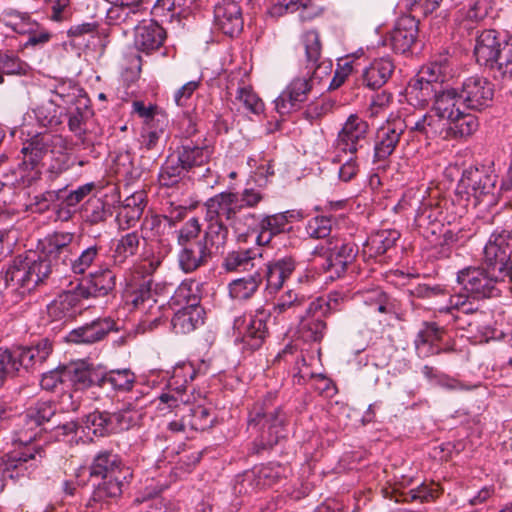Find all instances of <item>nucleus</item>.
<instances>
[{"label": "nucleus", "mask_w": 512, "mask_h": 512, "mask_svg": "<svg viewBox=\"0 0 512 512\" xmlns=\"http://www.w3.org/2000/svg\"><path fill=\"white\" fill-rule=\"evenodd\" d=\"M63 273L59 263H52L51 259L41 254L29 252L14 258L4 274V281L17 302L24 295L46 284L51 277H61Z\"/></svg>", "instance_id": "1"}, {"label": "nucleus", "mask_w": 512, "mask_h": 512, "mask_svg": "<svg viewBox=\"0 0 512 512\" xmlns=\"http://www.w3.org/2000/svg\"><path fill=\"white\" fill-rule=\"evenodd\" d=\"M211 155L212 149L209 145L185 140L162 164L158 175L160 185L173 187L185 178L195 179L197 170L204 168ZM204 176L205 174L198 175L199 178Z\"/></svg>", "instance_id": "2"}, {"label": "nucleus", "mask_w": 512, "mask_h": 512, "mask_svg": "<svg viewBox=\"0 0 512 512\" xmlns=\"http://www.w3.org/2000/svg\"><path fill=\"white\" fill-rule=\"evenodd\" d=\"M274 399L275 395L269 393L263 402L256 403L249 413L248 428L259 433L252 447L254 454L271 449L285 437L286 416L280 407L274 405Z\"/></svg>", "instance_id": "3"}, {"label": "nucleus", "mask_w": 512, "mask_h": 512, "mask_svg": "<svg viewBox=\"0 0 512 512\" xmlns=\"http://www.w3.org/2000/svg\"><path fill=\"white\" fill-rule=\"evenodd\" d=\"M67 140L59 134L37 133L27 139L22 146L23 155L18 165L20 181L24 186H31L41 177L40 165L47 153L67 151Z\"/></svg>", "instance_id": "4"}, {"label": "nucleus", "mask_w": 512, "mask_h": 512, "mask_svg": "<svg viewBox=\"0 0 512 512\" xmlns=\"http://www.w3.org/2000/svg\"><path fill=\"white\" fill-rule=\"evenodd\" d=\"M201 224L195 217L186 221L176 231L179 247L177 260L179 267L185 273H192L208 264L213 253L200 238Z\"/></svg>", "instance_id": "5"}, {"label": "nucleus", "mask_w": 512, "mask_h": 512, "mask_svg": "<svg viewBox=\"0 0 512 512\" xmlns=\"http://www.w3.org/2000/svg\"><path fill=\"white\" fill-rule=\"evenodd\" d=\"M428 101H432V112L453 125L452 130L456 137H468L478 129L477 117L459 108V93L456 88L435 90L425 102Z\"/></svg>", "instance_id": "6"}, {"label": "nucleus", "mask_w": 512, "mask_h": 512, "mask_svg": "<svg viewBox=\"0 0 512 512\" xmlns=\"http://www.w3.org/2000/svg\"><path fill=\"white\" fill-rule=\"evenodd\" d=\"M508 275L491 267H467L457 274V281L473 300L498 297L500 285Z\"/></svg>", "instance_id": "7"}, {"label": "nucleus", "mask_w": 512, "mask_h": 512, "mask_svg": "<svg viewBox=\"0 0 512 512\" xmlns=\"http://www.w3.org/2000/svg\"><path fill=\"white\" fill-rule=\"evenodd\" d=\"M483 265L508 275L512 284V232L496 229L484 247Z\"/></svg>", "instance_id": "8"}, {"label": "nucleus", "mask_w": 512, "mask_h": 512, "mask_svg": "<svg viewBox=\"0 0 512 512\" xmlns=\"http://www.w3.org/2000/svg\"><path fill=\"white\" fill-rule=\"evenodd\" d=\"M271 312L264 307L257 308L248 319L237 318L234 328L238 331V340L244 350L256 351L265 342L268 335L267 320Z\"/></svg>", "instance_id": "9"}, {"label": "nucleus", "mask_w": 512, "mask_h": 512, "mask_svg": "<svg viewBox=\"0 0 512 512\" xmlns=\"http://www.w3.org/2000/svg\"><path fill=\"white\" fill-rule=\"evenodd\" d=\"M357 253L358 248L355 244L339 240H329L327 245L316 247L313 251L315 255L326 256L323 268L330 273L331 279L342 277L355 260Z\"/></svg>", "instance_id": "10"}, {"label": "nucleus", "mask_w": 512, "mask_h": 512, "mask_svg": "<svg viewBox=\"0 0 512 512\" xmlns=\"http://www.w3.org/2000/svg\"><path fill=\"white\" fill-rule=\"evenodd\" d=\"M456 89L459 100L468 109L482 111L492 105L494 85L483 76L477 74L467 76Z\"/></svg>", "instance_id": "11"}, {"label": "nucleus", "mask_w": 512, "mask_h": 512, "mask_svg": "<svg viewBox=\"0 0 512 512\" xmlns=\"http://www.w3.org/2000/svg\"><path fill=\"white\" fill-rule=\"evenodd\" d=\"M495 184L496 176L487 173L485 169L469 167L463 171L458 188L473 196L478 203L485 202L490 206L496 203Z\"/></svg>", "instance_id": "12"}, {"label": "nucleus", "mask_w": 512, "mask_h": 512, "mask_svg": "<svg viewBox=\"0 0 512 512\" xmlns=\"http://www.w3.org/2000/svg\"><path fill=\"white\" fill-rule=\"evenodd\" d=\"M52 352V343L48 339L40 340L31 347L18 348L14 351L3 350L0 353L8 355V363L4 365L7 368V376H12L19 371L20 367L25 370L36 369L40 367Z\"/></svg>", "instance_id": "13"}, {"label": "nucleus", "mask_w": 512, "mask_h": 512, "mask_svg": "<svg viewBox=\"0 0 512 512\" xmlns=\"http://www.w3.org/2000/svg\"><path fill=\"white\" fill-rule=\"evenodd\" d=\"M407 128L408 124L401 117L387 119L386 123L377 131L373 155L374 163L386 161L393 154Z\"/></svg>", "instance_id": "14"}, {"label": "nucleus", "mask_w": 512, "mask_h": 512, "mask_svg": "<svg viewBox=\"0 0 512 512\" xmlns=\"http://www.w3.org/2000/svg\"><path fill=\"white\" fill-rule=\"evenodd\" d=\"M368 123L356 114H351L336 139V148L342 152L355 155L367 143Z\"/></svg>", "instance_id": "15"}, {"label": "nucleus", "mask_w": 512, "mask_h": 512, "mask_svg": "<svg viewBox=\"0 0 512 512\" xmlns=\"http://www.w3.org/2000/svg\"><path fill=\"white\" fill-rule=\"evenodd\" d=\"M311 78L296 77L275 100V108L281 115L290 113L307 100L312 89Z\"/></svg>", "instance_id": "16"}, {"label": "nucleus", "mask_w": 512, "mask_h": 512, "mask_svg": "<svg viewBox=\"0 0 512 512\" xmlns=\"http://www.w3.org/2000/svg\"><path fill=\"white\" fill-rule=\"evenodd\" d=\"M302 43L305 49V55L308 68L312 70L311 79L321 80L332 71V62L330 60L320 61L321 41L319 33L316 30L306 31L302 35Z\"/></svg>", "instance_id": "17"}, {"label": "nucleus", "mask_w": 512, "mask_h": 512, "mask_svg": "<svg viewBox=\"0 0 512 512\" xmlns=\"http://www.w3.org/2000/svg\"><path fill=\"white\" fill-rule=\"evenodd\" d=\"M115 328L110 318H98L90 323L73 329L66 336L69 343L91 345L102 341Z\"/></svg>", "instance_id": "18"}, {"label": "nucleus", "mask_w": 512, "mask_h": 512, "mask_svg": "<svg viewBox=\"0 0 512 512\" xmlns=\"http://www.w3.org/2000/svg\"><path fill=\"white\" fill-rule=\"evenodd\" d=\"M147 14L145 2H134L126 4H116L110 6L106 12V22L111 26H119L123 30L138 25Z\"/></svg>", "instance_id": "19"}, {"label": "nucleus", "mask_w": 512, "mask_h": 512, "mask_svg": "<svg viewBox=\"0 0 512 512\" xmlns=\"http://www.w3.org/2000/svg\"><path fill=\"white\" fill-rule=\"evenodd\" d=\"M215 25L226 35L234 36L243 28V17L238 0H223L214 8Z\"/></svg>", "instance_id": "20"}, {"label": "nucleus", "mask_w": 512, "mask_h": 512, "mask_svg": "<svg viewBox=\"0 0 512 512\" xmlns=\"http://www.w3.org/2000/svg\"><path fill=\"white\" fill-rule=\"evenodd\" d=\"M75 238L71 232H54L45 237L42 243L41 255L52 260V263H59L65 271L67 260L70 259L71 244Z\"/></svg>", "instance_id": "21"}, {"label": "nucleus", "mask_w": 512, "mask_h": 512, "mask_svg": "<svg viewBox=\"0 0 512 512\" xmlns=\"http://www.w3.org/2000/svg\"><path fill=\"white\" fill-rule=\"evenodd\" d=\"M166 38V31L152 19H143L135 26L134 45L147 54L159 49Z\"/></svg>", "instance_id": "22"}, {"label": "nucleus", "mask_w": 512, "mask_h": 512, "mask_svg": "<svg viewBox=\"0 0 512 512\" xmlns=\"http://www.w3.org/2000/svg\"><path fill=\"white\" fill-rule=\"evenodd\" d=\"M88 298V290L79 284L74 290L61 293L49 306V313L58 319L73 318L82 309V300Z\"/></svg>", "instance_id": "23"}, {"label": "nucleus", "mask_w": 512, "mask_h": 512, "mask_svg": "<svg viewBox=\"0 0 512 512\" xmlns=\"http://www.w3.org/2000/svg\"><path fill=\"white\" fill-rule=\"evenodd\" d=\"M308 300L305 294L289 289L277 298L272 311H270L271 315L273 314L276 318L298 319L305 313V309L310 303Z\"/></svg>", "instance_id": "24"}, {"label": "nucleus", "mask_w": 512, "mask_h": 512, "mask_svg": "<svg viewBox=\"0 0 512 512\" xmlns=\"http://www.w3.org/2000/svg\"><path fill=\"white\" fill-rule=\"evenodd\" d=\"M449 77H451L450 74L431 62L421 69L419 78L415 80L412 89L420 101H426L430 98L431 93L443 88L442 83Z\"/></svg>", "instance_id": "25"}, {"label": "nucleus", "mask_w": 512, "mask_h": 512, "mask_svg": "<svg viewBox=\"0 0 512 512\" xmlns=\"http://www.w3.org/2000/svg\"><path fill=\"white\" fill-rule=\"evenodd\" d=\"M418 34V22L414 17H400L389 34L390 46L396 53L408 52Z\"/></svg>", "instance_id": "26"}, {"label": "nucleus", "mask_w": 512, "mask_h": 512, "mask_svg": "<svg viewBox=\"0 0 512 512\" xmlns=\"http://www.w3.org/2000/svg\"><path fill=\"white\" fill-rule=\"evenodd\" d=\"M297 262L293 256H283L269 261L265 266L263 279L270 292L279 291L285 281L290 278L296 269Z\"/></svg>", "instance_id": "27"}, {"label": "nucleus", "mask_w": 512, "mask_h": 512, "mask_svg": "<svg viewBox=\"0 0 512 512\" xmlns=\"http://www.w3.org/2000/svg\"><path fill=\"white\" fill-rule=\"evenodd\" d=\"M143 237L137 231H132L116 239L111 246V260L114 266L121 267L133 262L141 248Z\"/></svg>", "instance_id": "28"}, {"label": "nucleus", "mask_w": 512, "mask_h": 512, "mask_svg": "<svg viewBox=\"0 0 512 512\" xmlns=\"http://www.w3.org/2000/svg\"><path fill=\"white\" fill-rule=\"evenodd\" d=\"M207 219H226L229 223L236 212H240L239 196L232 192H222L207 200Z\"/></svg>", "instance_id": "29"}, {"label": "nucleus", "mask_w": 512, "mask_h": 512, "mask_svg": "<svg viewBox=\"0 0 512 512\" xmlns=\"http://www.w3.org/2000/svg\"><path fill=\"white\" fill-rule=\"evenodd\" d=\"M503 41L498 37L495 30H484L476 38L474 55L479 65L488 67L496 59V55L501 50Z\"/></svg>", "instance_id": "30"}, {"label": "nucleus", "mask_w": 512, "mask_h": 512, "mask_svg": "<svg viewBox=\"0 0 512 512\" xmlns=\"http://www.w3.org/2000/svg\"><path fill=\"white\" fill-rule=\"evenodd\" d=\"M91 477H110L116 474H130L120 457L110 450H101L96 453L89 467Z\"/></svg>", "instance_id": "31"}, {"label": "nucleus", "mask_w": 512, "mask_h": 512, "mask_svg": "<svg viewBox=\"0 0 512 512\" xmlns=\"http://www.w3.org/2000/svg\"><path fill=\"white\" fill-rule=\"evenodd\" d=\"M130 474H116L110 477H101V482L94 488L91 498L88 502L89 506L93 503L107 504L118 499L123 492L124 480Z\"/></svg>", "instance_id": "32"}, {"label": "nucleus", "mask_w": 512, "mask_h": 512, "mask_svg": "<svg viewBox=\"0 0 512 512\" xmlns=\"http://www.w3.org/2000/svg\"><path fill=\"white\" fill-rule=\"evenodd\" d=\"M394 69V63L390 58H378L362 70L360 79L362 84L370 89L380 88L391 77Z\"/></svg>", "instance_id": "33"}, {"label": "nucleus", "mask_w": 512, "mask_h": 512, "mask_svg": "<svg viewBox=\"0 0 512 512\" xmlns=\"http://www.w3.org/2000/svg\"><path fill=\"white\" fill-rule=\"evenodd\" d=\"M261 258L258 248L233 250L225 257L223 267L228 272L253 271L260 264Z\"/></svg>", "instance_id": "34"}, {"label": "nucleus", "mask_w": 512, "mask_h": 512, "mask_svg": "<svg viewBox=\"0 0 512 512\" xmlns=\"http://www.w3.org/2000/svg\"><path fill=\"white\" fill-rule=\"evenodd\" d=\"M86 283L84 289L88 290L89 298L106 296L116 287V274L109 266H100L89 274Z\"/></svg>", "instance_id": "35"}, {"label": "nucleus", "mask_w": 512, "mask_h": 512, "mask_svg": "<svg viewBox=\"0 0 512 512\" xmlns=\"http://www.w3.org/2000/svg\"><path fill=\"white\" fill-rule=\"evenodd\" d=\"M325 315L320 313H308L305 309V313L300 316L297 320L298 334L300 338L305 342H320L326 333L327 324L322 319Z\"/></svg>", "instance_id": "36"}, {"label": "nucleus", "mask_w": 512, "mask_h": 512, "mask_svg": "<svg viewBox=\"0 0 512 512\" xmlns=\"http://www.w3.org/2000/svg\"><path fill=\"white\" fill-rule=\"evenodd\" d=\"M64 375L80 388L100 387L103 379L101 369L85 366L83 363L64 366Z\"/></svg>", "instance_id": "37"}, {"label": "nucleus", "mask_w": 512, "mask_h": 512, "mask_svg": "<svg viewBox=\"0 0 512 512\" xmlns=\"http://www.w3.org/2000/svg\"><path fill=\"white\" fill-rule=\"evenodd\" d=\"M203 308L180 307L171 319L172 329L176 334H188L204 322Z\"/></svg>", "instance_id": "38"}, {"label": "nucleus", "mask_w": 512, "mask_h": 512, "mask_svg": "<svg viewBox=\"0 0 512 512\" xmlns=\"http://www.w3.org/2000/svg\"><path fill=\"white\" fill-rule=\"evenodd\" d=\"M153 281L144 280L132 294L133 306L146 315L160 314L163 305L158 304L156 293L152 290Z\"/></svg>", "instance_id": "39"}, {"label": "nucleus", "mask_w": 512, "mask_h": 512, "mask_svg": "<svg viewBox=\"0 0 512 512\" xmlns=\"http://www.w3.org/2000/svg\"><path fill=\"white\" fill-rule=\"evenodd\" d=\"M262 281L263 276L256 269L248 276L231 281L228 285L229 295L234 300H248L257 292Z\"/></svg>", "instance_id": "40"}, {"label": "nucleus", "mask_w": 512, "mask_h": 512, "mask_svg": "<svg viewBox=\"0 0 512 512\" xmlns=\"http://www.w3.org/2000/svg\"><path fill=\"white\" fill-rule=\"evenodd\" d=\"M288 218L284 214L268 215L259 219L256 242L263 246L271 242L272 238L285 230Z\"/></svg>", "instance_id": "41"}, {"label": "nucleus", "mask_w": 512, "mask_h": 512, "mask_svg": "<svg viewBox=\"0 0 512 512\" xmlns=\"http://www.w3.org/2000/svg\"><path fill=\"white\" fill-rule=\"evenodd\" d=\"M145 206V195L143 192H136L127 197L117 215L120 227H123L124 224L126 227L134 225L143 214Z\"/></svg>", "instance_id": "42"}, {"label": "nucleus", "mask_w": 512, "mask_h": 512, "mask_svg": "<svg viewBox=\"0 0 512 512\" xmlns=\"http://www.w3.org/2000/svg\"><path fill=\"white\" fill-rule=\"evenodd\" d=\"M208 225L200 238L214 254L224 248L228 239V228L220 219H207Z\"/></svg>", "instance_id": "43"}, {"label": "nucleus", "mask_w": 512, "mask_h": 512, "mask_svg": "<svg viewBox=\"0 0 512 512\" xmlns=\"http://www.w3.org/2000/svg\"><path fill=\"white\" fill-rule=\"evenodd\" d=\"M400 238V233L394 229L380 230L373 233L366 241L365 248L370 256L385 254L393 248Z\"/></svg>", "instance_id": "44"}, {"label": "nucleus", "mask_w": 512, "mask_h": 512, "mask_svg": "<svg viewBox=\"0 0 512 512\" xmlns=\"http://www.w3.org/2000/svg\"><path fill=\"white\" fill-rule=\"evenodd\" d=\"M102 377L100 388L109 384L116 392H129L136 383L135 373L128 368L102 371Z\"/></svg>", "instance_id": "45"}, {"label": "nucleus", "mask_w": 512, "mask_h": 512, "mask_svg": "<svg viewBox=\"0 0 512 512\" xmlns=\"http://www.w3.org/2000/svg\"><path fill=\"white\" fill-rule=\"evenodd\" d=\"M83 221L90 225H98L106 222L112 216V210L101 198H90L81 208Z\"/></svg>", "instance_id": "46"}, {"label": "nucleus", "mask_w": 512, "mask_h": 512, "mask_svg": "<svg viewBox=\"0 0 512 512\" xmlns=\"http://www.w3.org/2000/svg\"><path fill=\"white\" fill-rule=\"evenodd\" d=\"M43 457H45V450L42 445L36 444L33 447H27L24 451L8 457L2 471V476L14 478L12 470L20 471L22 470V466H24L28 461L41 460Z\"/></svg>", "instance_id": "47"}, {"label": "nucleus", "mask_w": 512, "mask_h": 512, "mask_svg": "<svg viewBox=\"0 0 512 512\" xmlns=\"http://www.w3.org/2000/svg\"><path fill=\"white\" fill-rule=\"evenodd\" d=\"M198 284L195 281H183L171 297L170 305L182 308H202L200 305Z\"/></svg>", "instance_id": "48"}, {"label": "nucleus", "mask_w": 512, "mask_h": 512, "mask_svg": "<svg viewBox=\"0 0 512 512\" xmlns=\"http://www.w3.org/2000/svg\"><path fill=\"white\" fill-rule=\"evenodd\" d=\"M495 79L503 81L512 80V43L503 41L501 50L496 55L495 61L489 66Z\"/></svg>", "instance_id": "49"}, {"label": "nucleus", "mask_w": 512, "mask_h": 512, "mask_svg": "<svg viewBox=\"0 0 512 512\" xmlns=\"http://www.w3.org/2000/svg\"><path fill=\"white\" fill-rule=\"evenodd\" d=\"M440 339V331L435 325H429L420 331L415 338V348L420 357H428L440 353V349L434 346V342Z\"/></svg>", "instance_id": "50"}, {"label": "nucleus", "mask_w": 512, "mask_h": 512, "mask_svg": "<svg viewBox=\"0 0 512 512\" xmlns=\"http://www.w3.org/2000/svg\"><path fill=\"white\" fill-rule=\"evenodd\" d=\"M102 247L93 244L83 249L75 258L69 259V267L74 274H84L99 258Z\"/></svg>", "instance_id": "51"}, {"label": "nucleus", "mask_w": 512, "mask_h": 512, "mask_svg": "<svg viewBox=\"0 0 512 512\" xmlns=\"http://www.w3.org/2000/svg\"><path fill=\"white\" fill-rule=\"evenodd\" d=\"M426 138H436L440 137L444 140L457 138L454 135V130H450L449 128H453L451 123H448L446 119L437 116L434 114H426Z\"/></svg>", "instance_id": "52"}, {"label": "nucleus", "mask_w": 512, "mask_h": 512, "mask_svg": "<svg viewBox=\"0 0 512 512\" xmlns=\"http://www.w3.org/2000/svg\"><path fill=\"white\" fill-rule=\"evenodd\" d=\"M28 424L43 425L48 422L56 413V405L52 401H37L26 412Z\"/></svg>", "instance_id": "53"}, {"label": "nucleus", "mask_w": 512, "mask_h": 512, "mask_svg": "<svg viewBox=\"0 0 512 512\" xmlns=\"http://www.w3.org/2000/svg\"><path fill=\"white\" fill-rule=\"evenodd\" d=\"M30 66L17 55L0 50V74L2 75H27Z\"/></svg>", "instance_id": "54"}, {"label": "nucleus", "mask_w": 512, "mask_h": 512, "mask_svg": "<svg viewBox=\"0 0 512 512\" xmlns=\"http://www.w3.org/2000/svg\"><path fill=\"white\" fill-rule=\"evenodd\" d=\"M259 217L254 213L236 212L232 217L229 225L234 233L241 238L246 236L251 231L258 232Z\"/></svg>", "instance_id": "55"}, {"label": "nucleus", "mask_w": 512, "mask_h": 512, "mask_svg": "<svg viewBox=\"0 0 512 512\" xmlns=\"http://www.w3.org/2000/svg\"><path fill=\"white\" fill-rule=\"evenodd\" d=\"M86 427L92 429L95 435L104 436L113 432V425L110 413L103 411H95L86 416Z\"/></svg>", "instance_id": "56"}, {"label": "nucleus", "mask_w": 512, "mask_h": 512, "mask_svg": "<svg viewBox=\"0 0 512 512\" xmlns=\"http://www.w3.org/2000/svg\"><path fill=\"white\" fill-rule=\"evenodd\" d=\"M90 115V110L85 105L84 108L76 107L73 111L67 113L68 128L75 137L83 140L86 135V121Z\"/></svg>", "instance_id": "57"}, {"label": "nucleus", "mask_w": 512, "mask_h": 512, "mask_svg": "<svg viewBox=\"0 0 512 512\" xmlns=\"http://www.w3.org/2000/svg\"><path fill=\"white\" fill-rule=\"evenodd\" d=\"M301 8L299 14L301 20L305 21L311 19V15H306L307 6L301 0H279L277 3L271 6L269 14L272 17H281L287 13H294Z\"/></svg>", "instance_id": "58"}, {"label": "nucleus", "mask_w": 512, "mask_h": 512, "mask_svg": "<svg viewBox=\"0 0 512 512\" xmlns=\"http://www.w3.org/2000/svg\"><path fill=\"white\" fill-rule=\"evenodd\" d=\"M235 98L247 111L253 114L259 115L264 111L263 101L250 86L239 87Z\"/></svg>", "instance_id": "59"}, {"label": "nucleus", "mask_w": 512, "mask_h": 512, "mask_svg": "<svg viewBox=\"0 0 512 512\" xmlns=\"http://www.w3.org/2000/svg\"><path fill=\"white\" fill-rule=\"evenodd\" d=\"M191 413L189 415V425L192 429L197 431H204L210 427H212L215 416L212 414L211 410L204 406H196L190 409Z\"/></svg>", "instance_id": "60"}, {"label": "nucleus", "mask_w": 512, "mask_h": 512, "mask_svg": "<svg viewBox=\"0 0 512 512\" xmlns=\"http://www.w3.org/2000/svg\"><path fill=\"white\" fill-rule=\"evenodd\" d=\"M20 421L19 428L15 432V441L19 442L21 445L30 446L41 434V426L28 424L26 413L21 417Z\"/></svg>", "instance_id": "61"}, {"label": "nucleus", "mask_w": 512, "mask_h": 512, "mask_svg": "<svg viewBox=\"0 0 512 512\" xmlns=\"http://www.w3.org/2000/svg\"><path fill=\"white\" fill-rule=\"evenodd\" d=\"M50 9V20L64 22L70 19L73 14L71 0H44Z\"/></svg>", "instance_id": "62"}, {"label": "nucleus", "mask_w": 512, "mask_h": 512, "mask_svg": "<svg viewBox=\"0 0 512 512\" xmlns=\"http://www.w3.org/2000/svg\"><path fill=\"white\" fill-rule=\"evenodd\" d=\"M35 115L43 127H56L62 123L58 110L52 102L39 106L35 110Z\"/></svg>", "instance_id": "63"}, {"label": "nucleus", "mask_w": 512, "mask_h": 512, "mask_svg": "<svg viewBox=\"0 0 512 512\" xmlns=\"http://www.w3.org/2000/svg\"><path fill=\"white\" fill-rule=\"evenodd\" d=\"M331 218L317 216L310 219L306 225V233L314 239H323L331 233Z\"/></svg>", "instance_id": "64"}]
</instances>
